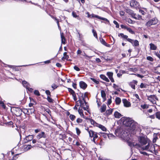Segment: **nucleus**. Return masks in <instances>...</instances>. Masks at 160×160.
Wrapping results in <instances>:
<instances>
[{"instance_id":"obj_22","label":"nucleus","mask_w":160,"mask_h":160,"mask_svg":"<svg viewBox=\"0 0 160 160\" xmlns=\"http://www.w3.org/2000/svg\"><path fill=\"white\" fill-rule=\"evenodd\" d=\"M101 42L102 44L107 47H110V44H107L105 41L102 39L101 40Z\"/></svg>"},{"instance_id":"obj_3","label":"nucleus","mask_w":160,"mask_h":160,"mask_svg":"<svg viewBox=\"0 0 160 160\" xmlns=\"http://www.w3.org/2000/svg\"><path fill=\"white\" fill-rule=\"evenodd\" d=\"M82 100L79 99L76 102V103H78V102H79L80 104V107L83 108L84 110L88 111V105L84 98H83Z\"/></svg>"},{"instance_id":"obj_41","label":"nucleus","mask_w":160,"mask_h":160,"mask_svg":"<svg viewBox=\"0 0 160 160\" xmlns=\"http://www.w3.org/2000/svg\"><path fill=\"white\" fill-rule=\"evenodd\" d=\"M126 29L132 34H133L134 33V32L130 28L127 27Z\"/></svg>"},{"instance_id":"obj_13","label":"nucleus","mask_w":160,"mask_h":160,"mask_svg":"<svg viewBox=\"0 0 160 160\" xmlns=\"http://www.w3.org/2000/svg\"><path fill=\"white\" fill-rule=\"evenodd\" d=\"M137 81L135 80H133L132 82L129 83V85L134 89H135V85H137Z\"/></svg>"},{"instance_id":"obj_46","label":"nucleus","mask_w":160,"mask_h":160,"mask_svg":"<svg viewBox=\"0 0 160 160\" xmlns=\"http://www.w3.org/2000/svg\"><path fill=\"white\" fill-rule=\"evenodd\" d=\"M156 71L157 73H160V66H158L156 68Z\"/></svg>"},{"instance_id":"obj_52","label":"nucleus","mask_w":160,"mask_h":160,"mask_svg":"<svg viewBox=\"0 0 160 160\" xmlns=\"http://www.w3.org/2000/svg\"><path fill=\"white\" fill-rule=\"evenodd\" d=\"M34 94L36 95L39 96L40 95V94L38 90H35L34 91Z\"/></svg>"},{"instance_id":"obj_38","label":"nucleus","mask_w":160,"mask_h":160,"mask_svg":"<svg viewBox=\"0 0 160 160\" xmlns=\"http://www.w3.org/2000/svg\"><path fill=\"white\" fill-rule=\"evenodd\" d=\"M67 52H64L63 53V56L64 57L62 58V59L63 60V59H67L68 58V55H67Z\"/></svg>"},{"instance_id":"obj_44","label":"nucleus","mask_w":160,"mask_h":160,"mask_svg":"<svg viewBox=\"0 0 160 160\" xmlns=\"http://www.w3.org/2000/svg\"><path fill=\"white\" fill-rule=\"evenodd\" d=\"M147 60L152 62L153 61V59L151 56H148L147 57Z\"/></svg>"},{"instance_id":"obj_12","label":"nucleus","mask_w":160,"mask_h":160,"mask_svg":"<svg viewBox=\"0 0 160 160\" xmlns=\"http://www.w3.org/2000/svg\"><path fill=\"white\" fill-rule=\"evenodd\" d=\"M89 136L90 137H93L94 138H98V136L97 133L93 131H89Z\"/></svg>"},{"instance_id":"obj_8","label":"nucleus","mask_w":160,"mask_h":160,"mask_svg":"<svg viewBox=\"0 0 160 160\" xmlns=\"http://www.w3.org/2000/svg\"><path fill=\"white\" fill-rule=\"evenodd\" d=\"M139 5L138 2L135 0H132L130 2V5L132 7L136 8L138 7Z\"/></svg>"},{"instance_id":"obj_37","label":"nucleus","mask_w":160,"mask_h":160,"mask_svg":"<svg viewBox=\"0 0 160 160\" xmlns=\"http://www.w3.org/2000/svg\"><path fill=\"white\" fill-rule=\"evenodd\" d=\"M108 137L110 139H112L115 138V137L113 135L110 134L108 135Z\"/></svg>"},{"instance_id":"obj_10","label":"nucleus","mask_w":160,"mask_h":160,"mask_svg":"<svg viewBox=\"0 0 160 160\" xmlns=\"http://www.w3.org/2000/svg\"><path fill=\"white\" fill-rule=\"evenodd\" d=\"M122 102L124 107H129L131 106V103L130 102L128 101L126 99H123Z\"/></svg>"},{"instance_id":"obj_6","label":"nucleus","mask_w":160,"mask_h":160,"mask_svg":"<svg viewBox=\"0 0 160 160\" xmlns=\"http://www.w3.org/2000/svg\"><path fill=\"white\" fill-rule=\"evenodd\" d=\"M147 97L148 99L153 104L156 103V101L155 99L158 100V98L155 95L147 96Z\"/></svg>"},{"instance_id":"obj_2","label":"nucleus","mask_w":160,"mask_h":160,"mask_svg":"<svg viewBox=\"0 0 160 160\" xmlns=\"http://www.w3.org/2000/svg\"><path fill=\"white\" fill-rule=\"evenodd\" d=\"M141 148L142 150H146L152 153H154L155 151V145L149 142L147 145L142 147Z\"/></svg>"},{"instance_id":"obj_51","label":"nucleus","mask_w":160,"mask_h":160,"mask_svg":"<svg viewBox=\"0 0 160 160\" xmlns=\"http://www.w3.org/2000/svg\"><path fill=\"white\" fill-rule=\"evenodd\" d=\"M76 130L77 134L78 135H79L81 133V131H80V130L78 128H76Z\"/></svg>"},{"instance_id":"obj_28","label":"nucleus","mask_w":160,"mask_h":160,"mask_svg":"<svg viewBox=\"0 0 160 160\" xmlns=\"http://www.w3.org/2000/svg\"><path fill=\"white\" fill-rule=\"evenodd\" d=\"M89 121L91 122V123L94 125V126H96L97 127V124H98L96 122H95L94 121L91 119H89Z\"/></svg>"},{"instance_id":"obj_56","label":"nucleus","mask_w":160,"mask_h":160,"mask_svg":"<svg viewBox=\"0 0 160 160\" xmlns=\"http://www.w3.org/2000/svg\"><path fill=\"white\" fill-rule=\"evenodd\" d=\"M74 68L75 70L77 71H79L80 70L79 68L76 66L74 67Z\"/></svg>"},{"instance_id":"obj_34","label":"nucleus","mask_w":160,"mask_h":160,"mask_svg":"<svg viewBox=\"0 0 160 160\" xmlns=\"http://www.w3.org/2000/svg\"><path fill=\"white\" fill-rule=\"evenodd\" d=\"M141 147H139L140 148L139 149L140 153L142 154H143V155H148V154L147 153L145 152L142 151H142L143 150H142V149Z\"/></svg>"},{"instance_id":"obj_45","label":"nucleus","mask_w":160,"mask_h":160,"mask_svg":"<svg viewBox=\"0 0 160 160\" xmlns=\"http://www.w3.org/2000/svg\"><path fill=\"white\" fill-rule=\"evenodd\" d=\"M140 88H146L147 87L146 85L144 83H141L140 85Z\"/></svg>"},{"instance_id":"obj_4","label":"nucleus","mask_w":160,"mask_h":160,"mask_svg":"<svg viewBox=\"0 0 160 160\" xmlns=\"http://www.w3.org/2000/svg\"><path fill=\"white\" fill-rule=\"evenodd\" d=\"M139 140L142 145L141 147L144 146V145L149 142V140L146 136L140 137L139 139Z\"/></svg>"},{"instance_id":"obj_36","label":"nucleus","mask_w":160,"mask_h":160,"mask_svg":"<svg viewBox=\"0 0 160 160\" xmlns=\"http://www.w3.org/2000/svg\"><path fill=\"white\" fill-rule=\"evenodd\" d=\"M32 147V146L30 145H28L26 146V147L24 148V149L25 151H27L28 150H29Z\"/></svg>"},{"instance_id":"obj_17","label":"nucleus","mask_w":160,"mask_h":160,"mask_svg":"<svg viewBox=\"0 0 160 160\" xmlns=\"http://www.w3.org/2000/svg\"><path fill=\"white\" fill-rule=\"evenodd\" d=\"M106 105L103 104L101 106V107L100 109V112L101 113L104 112H105L106 110Z\"/></svg>"},{"instance_id":"obj_48","label":"nucleus","mask_w":160,"mask_h":160,"mask_svg":"<svg viewBox=\"0 0 160 160\" xmlns=\"http://www.w3.org/2000/svg\"><path fill=\"white\" fill-rule=\"evenodd\" d=\"M0 104L1 106L4 108H5L6 107V106L3 102L2 101L0 100Z\"/></svg>"},{"instance_id":"obj_20","label":"nucleus","mask_w":160,"mask_h":160,"mask_svg":"<svg viewBox=\"0 0 160 160\" xmlns=\"http://www.w3.org/2000/svg\"><path fill=\"white\" fill-rule=\"evenodd\" d=\"M100 78L103 79V80H104L105 81L107 82H109V79L104 75L102 74L100 75Z\"/></svg>"},{"instance_id":"obj_11","label":"nucleus","mask_w":160,"mask_h":160,"mask_svg":"<svg viewBox=\"0 0 160 160\" xmlns=\"http://www.w3.org/2000/svg\"><path fill=\"white\" fill-rule=\"evenodd\" d=\"M36 137L38 139H39L41 138H46V136L44 132H42L41 133H39L37 136Z\"/></svg>"},{"instance_id":"obj_19","label":"nucleus","mask_w":160,"mask_h":160,"mask_svg":"<svg viewBox=\"0 0 160 160\" xmlns=\"http://www.w3.org/2000/svg\"><path fill=\"white\" fill-rule=\"evenodd\" d=\"M113 110V109H110L107 110L106 112L104 114L106 116H108L109 115L112 113Z\"/></svg>"},{"instance_id":"obj_60","label":"nucleus","mask_w":160,"mask_h":160,"mask_svg":"<svg viewBox=\"0 0 160 160\" xmlns=\"http://www.w3.org/2000/svg\"><path fill=\"white\" fill-rule=\"evenodd\" d=\"M18 157L16 156H13L12 158H11L10 160H16Z\"/></svg>"},{"instance_id":"obj_57","label":"nucleus","mask_w":160,"mask_h":160,"mask_svg":"<svg viewBox=\"0 0 160 160\" xmlns=\"http://www.w3.org/2000/svg\"><path fill=\"white\" fill-rule=\"evenodd\" d=\"M139 12L140 13H141L142 15H144L145 14V12L143 10H139Z\"/></svg>"},{"instance_id":"obj_47","label":"nucleus","mask_w":160,"mask_h":160,"mask_svg":"<svg viewBox=\"0 0 160 160\" xmlns=\"http://www.w3.org/2000/svg\"><path fill=\"white\" fill-rule=\"evenodd\" d=\"M141 107L143 109L147 108H148V106L146 104L141 105Z\"/></svg>"},{"instance_id":"obj_25","label":"nucleus","mask_w":160,"mask_h":160,"mask_svg":"<svg viewBox=\"0 0 160 160\" xmlns=\"http://www.w3.org/2000/svg\"><path fill=\"white\" fill-rule=\"evenodd\" d=\"M150 48L152 50H156L157 49V47L153 44L150 43Z\"/></svg>"},{"instance_id":"obj_54","label":"nucleus","mask_w":160,"mask_h":160,"mask_svg":"<svg viewBox=\"0 0 160 160\" xmlns=\"http://www.w3.org/2000/svg\"><path fill=\"white\" fill-rule=\"evenodd\" d=\"M113 23L116 25V27L117 28H119V25L118 22L116 21H114L113 22Z\"/></svg>"},{"instance_id":"obj_39","label":"nucleus","mask_w":160,"mask_h":160,"mask_svg":"<svg viewBox=\"0 0 160 160\" xmlns=\"http://www.w3.org/2000/svg\"><path fill=\"white\" fill-rule=\"evenodd\" d=\"M156 116L157 118L160 120V112H157L156 113Z\"/></svg>"},{"instance_id":"obj_9","label":"nucleus","mask_w":160,"mask_h":160,"mask_svg":"<svg viewBox=\"0 0 160 160\" xmlns=\"http://www.w3.org/2000/svg\"><path fill=\"white\" fill-rule=\"evenodd\" d=\"M115 134L117 136L121 137L122 138L125 137V136L123 135V134H122L121 130L120 129L116 130L115 132Z\"/></svg>"},{"instance_id":"obj_61","label":"nucleus","mask_w":160,"mask_h":160,"mask_svg":"<svg viewBox=\"0 0 160 160\" xmlns=\"http://www.w3.org/2000/svg\"><path fill=\"white\" fill-rule=\"evenodd\" d=\"M124 12L123 11H122L120 12V14L121 16H123L124 14Z\"/></svg>"},{"instance_id":"obj_33","label":"nucleus","mask_w":160,"mask_h":160,"mask_svg":"<svg viewBox=\"0 0 160 160\" xmlns=\"http://www.w3.org/2000/svg\"><path fill=\"white\" fill-rule=\"evenodd\" d=\"M135 18L137 19L140 20L142 19V16L139 15H136L133 16Z\"/></svg>"},{"instance_id":"obj_50","label":"nucleus","mask_w":160,"mask_h":160,"mask_svg":"<svg viewBox=\"0 0 160 160\" xmlns=\"http://www.w3.org/2000/svg\"><path fill=\"white\" fill-rule=\"evenodd\" d=\"M99 19H101L102 20H103V21H106L107 22L109 23V20L105 18L101 17H100Z\"/></svg>"},{"instance_id":"obj_27","label":"nucleus","mask_w":160,"mask_h":160,"mask_svg":"<svg viewBox=\"0 0 160 160\" xmlns=\"http://www.w3.org/2000/svg\"><path fill=\"white\" fill-rule=\"evenodd\" d=\"M119 36H121L122 38L126 39L128 41V39L129 38H128V36L126 35H124L123 33H119L118 34Z\"/></svg>"},{"instance_id":"obj_32","label":"nucleus","mask_w":160,"mask_h":160,"mask_svg":"<svg viewBox=\"0 0 160 160\" xmlns=\"http://www.w3.org/2000/svg\"><path fill=\"white\" fill-rule=\"evenodd\" d=\"M78 112L81 117H84V115L83 114V111L82 109L79 108L78 110Z\"/></svg>"},{"instance_id":"obj_15","label":"nucleus","mask_w":160,"mask_h":160,"mask_svg":"<svg viewBox=\"0 0 160 160\" xmlns=\"http://www.w3.org/2000/svg\"><path fill=\"white\" fill-rule=\"evenodd\" d=\"M107 75L112 82H114V80L112 77L113 73L112 72H107Z\"/></svg>"},{"instance_id":"obj_58","label":"nucleus","mask_w":160,"mask_h":160,"mask_svg":"<svg viewBox=\"0 0 160 160\" xmlns=\"http://www.w3.org/2000/svg\"><path fill=\"white\" fill-rule=\"evenodd\" d=\"M82 52V51L80 49H78L77 51V55L80 54Z\"/></svg>"},{"instance_id":"obj_18","label":"nucleus","mask_w":160,"mask_h":160,"mask_svg":"<svg viewBox=\"0 0 160 160\" xmlns=\"http://www.w3.org/2000/svg\"><path fill=\"white\" fill-rule=\"evenodd\" d=\"M114 116L115 118H119L122 116V115L117 111H116L114 112Z\"/></svg>"},{"instance_id":"obj_64","label":"nucleus","mask_w":160,"mask_h":160,"mask_svg":"<svg viewBox=\"0 0 160 160\" xmlns=\"http://www.w3.org/2000/svg\"><path fill=\"white\" fill-rule=\"evenodd\" d=\"M72 87L74 89H76L77 88V84L75 83H73L72 85Z\"/></svg>"},{"instance_id":"obj_59","label":"nucleus","mask_w":160,"mask_h":160,"mask_svg":"<svg viewBox=\"0 0 160 160\" xmlns=\"http://www.w3.org/2000/svg\"><path fill=\"white\" fill-rule=\"evenodd\" d=\"M72 14L73 16L74 17L76 18L78 17V16L77 15L76 13L74 12H72Z\"/></svg>"},{"instance_id":"obj_14","label":"nucleus","mask_w":160,"mask_h":160,"mask_svg":"<svg viewBox=\"0 0 160 160\" xmlns=\"http://www.w3.org/2000/svg\"><path fill=\"white\" fill-rule=\"evenodd\" d=\"M79 86L80 87L83 89H85L87 87L86 83L82 81L80 82Z\"/></svg>"},{"instance_id":"obj_21","label":"nucleus","mask_w":160,"mask_h":160,"mask_svg":"<svg viewBox=\"0 0 160 160\" xmlns=\"http://www.w3.org/2000/svg\"><path fill=\"white\" fill-rule=\"evenodd\" d=\"M33 135H28L26 137L25 140L27 142L31 141L33 139Z\"/></svg>"},{"instance_id":"obj_23","label":"nucleus","mask_w":160,"mask_h":160,"mask_svg":"<svg viewBox=\"0 0 160 160\" xmlns=\"http://www.w3.org/2000/svg\"><path fill=\"white\" fill-rule=\"evenodd\" d=\"M22 83L23 86L26 88H28L30 86L29 84L26 81H23Z\"/></svg>"},{"instance_id":"obj_62","label":"nucleus","mask_w":160,"mask_h":160,"mask_svg":"<svg viewBox=\"0 0 160 160\" xmlns=\"http://www.w3.org/2000/svg\"><path fill=\"white\" fill-rule=\"evenodd\" d=\"M120 26H121V27L122 28H124V29H126V28H127V27L125 26V25H124L122 24L120 25Z\"/></svg>"},{"instance_id":"obj_49","label":"nucleus","mask_w":160,"mask_h":160,"mask_svg":"<svg viewBox=\"0 0 160 160\" xmlns=\"http://www.w3.org/2000/svg\"><path fill=\"white\" fill-rule=\"evenodd\" d=\"M90 79L92 81H93L94 83H96L97 84H98L99 83V82L97 80H96L94 78H91Z\"/></svg>"},{"instance_id":"obj_16","label":"nucleus","mask_w":160,"mask_h":160,"mask_svg":"<svg viewBox=\"0 0 160 160\" xmlns=\"http://www.w3.org/2000/svg\"><path fill=\"white\" fill-rule=\"evenodd\" d=\"M126 11L127 13H128L130 15H131L132 16H135L136 15V14H135L134 13V12L133 11L129 9H126Z\"/></svg>"},{"instance_id":"obj_35","label":"nucleus","mask_w":160,"mask_h":160,"mask_svg":"<svg viewBox=\"0 0 160 160\" xmlns=\"http://www.w3.org/2000/svg\"><path fill=\"white\" fill-rule=\"evenodd\" d=\"M69 118L72 121H73L76 118V117L75 115L72 114H70L69 116Z\"/></svg>"},{"instance_id":"obj_53","label":"nucleus","mask_w":160,"mask_h":160,"mask_svg":"<svg viewBox=\"0 0 160 160\" xmlns=\"http://www.w3.org/2000/svg\"><path fill=\"white\" fill-rule=\"evenodd\" d=\"M45 93L48 96H51V92L49 90H46L45 91Z\"/></svg>"},{"instance_id":"obj_43","label":"nucleus","mask_w":160,"mask_h":160,"mask_svg":"<svg viewBox=\"0 0 160 160\" xmlns=\"http://www.w3.org/2000/svg\"><path fill=\"white\" fill-rule=\"evenodd\" d=\"M58 86H57L56 84L55 83H53L51 86V87L53 88V90L57 88Z\"/></svg>"},{"instance_id":"obj_1","label":"nucleus","mask_w":160,"mask_h":160,"mask_svg":"<svg viewBox=\"0 0 160 160\" xmlns=\"http://www.w3.org/2000/svg\"><path fill=\"white\" fill-rule=\"evenodd\" d=\"M123 124L128 127V129L131 131L137 130L138 128V124L131 118L123 117L122 118Z\"/></svg>"},{"instance_id":"obj_40","label":"nucleus","mask_w":160,"mask_h":160,"mask_svg":"<svg viewBox=\"0 0 160 160\" xmlns=\"http://www.w3.org/2000/svg\"><path fill=\"white\" fill-rule=\"evenodd\" d=\"M92 32L93 34V35L94 37L96 38H97V34L96 32L94 30H92Z\"/></svg>"},{"instance_id":"obj_31","label":"nucleus","mask_w":160,"mask_h":160,"mask_svg":"<svg viewBox=\"0 0 160 160\" xmlns=\"http://www.w3.org/2000/svg\"><path fill=\"white\" fill-rule=\"evenodd\" d=\"M101 94L102 97L103 99H105L106 96V94L105 91L103 90H102L101 91Z\"/></svg>"},{"instance_id":"obj_30","label":"nucleus","mask_w":160,"mask_h":160,"mask_svg":"<svg viewBox=\"0 0 160 160\" xmlns=\"http://www.w3.org/2000/svg\"><path fill=\"white\" fill-rule=\"evenodd\" d=\"M68 91L71 93L73 97L75 96V92L71 88H68Z\"/></svg>"},{"instance_id":"obj_26","label":"nucleus","mask_w":160,"mask_h":160,"mask_svg":"<svg viewBox=\"0 0 160 160\" xmlns=\"http://www.w3.org/2000/svg\"><path fill=\"white\" fill-rule=\"evenodd\" d=\"M61 42L63 44H65L66 39L62 35V34H61Z\"/></svg>"},{"instance_id":"obj_29","label":"nucleus","mask_w":160,"mask_h":160,"mask_svg":"<svg viewBox=\"0 0 160 160\" xmlns=\"http://www.w3.org/2000/svg\"><path fill=\"white\" fill-rule=\"evenodd\" d=\"M116 103L117 105H119L121 102V99L118 97H117L115 99Z\"/></svg>"},{"instance_id":"obj_42","label":"nucleus","mask_w":160,"mask_h":160,"mask_svg":"<svg viewBox=\"0 0 160 160\" xmlns=\"http://www.w3.org/2000/svg\"><path fill=\"white\" fill-rule=\"evenodd\" d=\"M47 99L48 101L49 102H52L53 101V99L49 96L47 97Z\"/></svg>"},{"instance_id":"obj_24","label":"nucleus","mask_w":160,"mask_h":160,"mask_svg":"<svg viewBox=\"0 0 160 160\" xmlns=\"http://www.w3.org/2000/svg\"><path fill=\"white\" fill-rule=\"evenodd\" d=\"M97 127H98L99 128L101 129L103 131H105L106 130V128L104 126H103L102 125L98 124H97Z\"/></svg>"},{"instance_id":"obj_55","label":"nucleus","mask_w":160,"mask_h":160,"mask_svg":"<svg viewBox=\"0 0 160 160\" xmlns=\"http://www.w3.org/2000/svg\"><path fill=\"white\" fill-rule=\"evenodd\" d=\"M82 119L80 118H78L76 120L77 122L78 123H81L82 122Z\"/></svg>"},{"instance_id":"obj_63","label":"nucleus","mask_w":160,"mask_h":160,"mask_svg":"<svg viewBox=\"0 0 160 160\" xmlns=\"http://www.w3.org/2000/svg\"><path fill=\"white\" fill-rule=\"evenodd\" d=\"M158 139V138L157 137H155V138H153V139L152 140V142L153 143H155L156 142V140H157V139Z\"/></svg>"},{"instance_id":"obj_5","label":"nucleus","mask_w":160,"mask_h":160,"mask_svg":"<svg viewBox=\"0 0 160 160\" xmlns=\"http://www.w3.org/2000/svg\"><path fill=\"white\" fill-rule=\"evenodd\" d=\"M158 22V20L156 18H154L148 21L146 25L147 27H150L151 25L156 24Z\"/></svg>"},{"instance_id":"obj_7","label":"nucleus","mask_w":160,"mask_h":160,"mask_svg":"<svg viewBox=\"0 0 160 160\" xmlns=\"http://www.w3.org/2000/svg\"><path fill=\"white\" fill-rule=\"evenodd\" d=\"M128 41L131 43L133 46H137L139 45V42L137 40H133L131 39H128Z\"/></svg>"}]
</instances>
